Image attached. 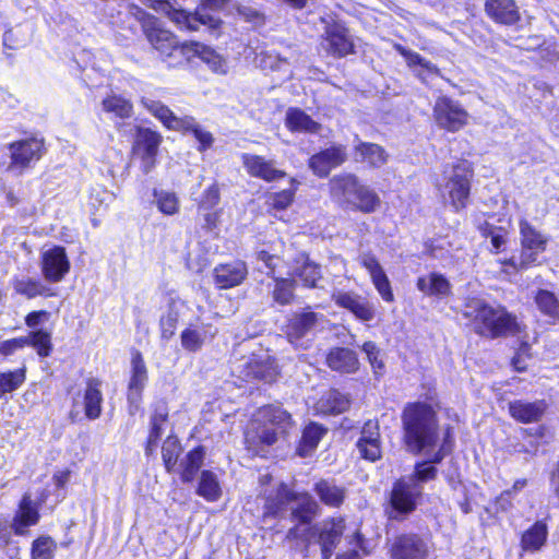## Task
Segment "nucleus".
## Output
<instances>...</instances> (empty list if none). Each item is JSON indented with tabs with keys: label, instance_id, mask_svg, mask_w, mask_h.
<instances>
[{
	"label": "nucleus",
	"instance_id": "nucleus-1",
	"mask_svg": "<svg viewBox=\"0 0 559 559\" xmlns=\"http://www.w3.org/2000/svg\"><path fill=\"white\" fill-rule=\"evenodd\" d=\"M402 425L404 443L409 452L418 454L437 445L439 425L431 405L421 402L407 404L402 413Z\"/></svg>",
	"mask_w": 559,
	"mask_h": 559
},
{
	"label": "nucleus",
	"instance_id": "nucleus-2",
	"mask_svg": "<svg viewBox=\"0 0 559 559\" xmlns=\"http://www.w3.org/2000/svg\"><path fill=\"white\" fill-rule=\"evenodd\" d=\"M462 316L467 319L478 335L496 338L520 331L515 316L504 307H492L480 298H467Z\"/></svg>",
	"mask_w": 559,
	"mask_h": 559
},
{
	"label": "nucleus",
	"instance_id": "nucleus-3",
	"mask_svg": "<svg viewBox=\"0 0 559 559\" xmlns=\"http://www.w3.org/2000/svg\"><path fill=\"white\" fill-rule=\"evenodd\" d=\"M263 425L252 427L246 433V440L250 445H271L276 442L278 436L285 435L293 427L290 414L281 406L269 405L260 411Z\"/></svg>",
	"mask_w": 559,
	"mask_h": 559
},
{
	"label": "nucleus",
	"instance_id": "nucleus-4",
	"mask_svg": "<svg viewBox=\"0 0 559 559\" xmlns=\"http://www.w3.org/2000/svg\"><path fill=\"white\" fill-rule=\"evenodd\" d=\"M141 104L160 122L170 130L192 131L200 143V150H206L213 143L212 134L202 129L191 116L177 117L159 100L143 97Z\"/></svg>",
	"mask_w": 559,
	"mask_h": 559
},
{
	"label": "nucleus",
	"instance_id": "nucleus-5",
	"mask_svg": "<svg viewBox=\"0 0 559 559\" xmlns=\"http://www.w3.org/2000/svg\"><path fill=\"white\" fill-rule=\"evenodd\" d=\"M423 495V486L414 484L404 477L397 479L390 493V509L388 515L392 520L402 521L413 513L419 498Z\"/></svg>",
	"mask_w": 559,
	"mask_h": 559
},
{
	"label": "nucleus",
	"instance_id": "nucleus-6",
	"mask_svg": "<svg viewBox=\"0 0 559 559\" xmlns=\"http://www.w3.org/2000/svg\"><path fill=\"white\" fill-rule=\"evenodd\" d=\"M472 177V165L467 160H460L444 171L443 190L449 194L451 204L456 211L466 206Z\"/></svg>",
	"mask_w": 559,
	"mask_h": 559
},
{
	"label": "nucleus",
	"instance_id": "nucleus-7",
	"mask_svg": "<svg viewBox=\"0 0 559 559\" xmlns=\"http://www.w3.org/2000/svg\"><path fill=\"white\" fill-rule=\"evenodd\" d=\"M39 521V504L32 500L29 493H25L19 503V509L9 523L0 519V549L7 546L11 538L12 531L16 535H25L27 528Z\"/></svg>",
	"mask_w": 559,
	"mask_h": 559
},
{
	"label": "nucleus",
	"instance_id": "nucleus-8",
	"mask_svg": "<svg viewBox=\"0 0 559 559\" xmlns=\"http://www.w3.org/2000/svg\"><path fill=\"white\" fill-rule=\"evenodd\" d=\"M520 234L522 243L520 261L516 262L514 258H511L503 262L514 270L525 269L534 263L537 255L546 249L547 243V238L526 221L520 222Z\"/></svg>",
	"mask_w": 559,
	"mask_h": 559
},
{
	"label": "nucleus",
	"instance_id": "nucleus-9",
	"mask_svg": "<svg viewBox=\"0 0 559 559\" xmlns=\"http://www.w3.org/2000/svg\"><path fill=\"white\" fill-rule=\"evenodd\" d=\"M432 112L437 126L449 132L461 130L468 121V112L456 100L447 96L437 98Z\"/></svg>",
	"mask_w": 559,
	"mask_h": 559
},
{
	"label": "nucleus",
	"instance_id": "nucleus-10",
	"mask_svg": "<svg viewBox=\"0 0 559 559\" xmlns=\"http://www.w3.org/2000/svg\"><path fill=\"white\" fill-rule=\"evenodd\" d=\"M9 151L11 163L8 169H17L21 174L41 158L44 154V141L37 138L15 141L9 144Z\"/></svg>",
	"mask_w": 559,
	"mask_h": 559
},
{
	"label": "nucleus",
	"instance_id": "nucleus-11",
	"mask_svg": "<svg viewBox=\"0 0 559 559\" xmlns=\"http://www.w3.org/2000/svg\"><path fill=\"white\" fill-rule=\"evenodd\" d=\"M40 267L43 276L50 283L61 282L70 271V261L66 249L53 246L41 252Z\"/></svg>",
	"mask_w": 559,
	"mask_h": 559
},
{
	"label": "nucleus",
	"instance_id": "nucleus-12",
	"mask_svg": "<svg viewBox=\"0 0 559 559\" xmlns=\"http://www.w3.org/2000/svg\"><path fill=\"white\" fill-rule=\"evenodd\" d=\"M347 148L343 144H333L309 158V168L312 173L320 177L325 178L330 175L331 170L343 165L347 160Z\"/></svg>",
	"mask_w": 559,
	"mask_h": 559
},
{
	"label": "nucleus",
	"instance_id": "nucleus-13",
	"mask_svg": "<svg viewBox=\"0 0 559 559\" xmlns=\"http://www.w3.org/2000/svg\"><path fill=\"white\" fill-rule=\"evenodd\" d=\"M324 40L328 51L334 57H345L354 51V43L349 31L340 21H331L325 26Z\"/></svg>",
	"mask_w": 559,
	"mask_h": 559
},
{
	"label": "nucleus",
	"instance_id": "nucleus-14",
	"mask_svg": "<svg viewBox=\"0 0 559 559\" xmlns=\"http://www.w3.org/2000/svg\"><path fill=\"white\" fill-rule=\"evenodd\" d=\"M128 402L130 403V414L133 415L139 409L142 391L147 382V369L140 352L135 350L132 354Z\"/></svg>",
	"mask_w": 559,
	"mask_h": 559
},
{
	"label": "nucleus",
	"instance_id": "nucleus-15",
	"mask_svg": "<svg viewBox=\"0 0 559 559\" xmlns=\"http://www.w3.org/2000/svg\"><path fill=\"white\" fill-rule=\"evenodd\" d=\"M427 543L416 534H405L395 538L391 547L392 559H426Z\"/></svg>",
	"mask_w": 559,
	"mask_h": 559
},
{
	"label": "nucleus",
	"instance_id": "nucleus-16",
	"mask_svg": "<svg viewBox=\"0 0 559 559\" xmlns=\"http://www.w3.org/2000/svg\"><path fill=\"white\" fill-rule=\"evenodd\" d=\"M324 317L307 308L301 312L293 313L286 326V335L292 344L298 343L308 335Z\"/></svg>",
	"mask_w": 559,
	"mask_h": 559
},
{
	"label": "nucleus",
	"instance_id": "nucleus-17",
	"mask_svg": "<svg viewBox=\"0 0 559 559\" xmlns=\"http://www.w3.org/2000/svg\"><path fill=\"white\" fill-rule=\"evenodd\" d=\"M247 173L255 178L267 182L276 181L286 177L284 170L275 167V162L263 156L245 153L241 156Z\"/></svg>",
	"mask_w": 559,
	"mask_h": 559
},
{
	"label": "nucleus",
	"instance_id": "nucleus-18",
	"mask_svg": "<svg viewBox=\"0 0 559 559\" xmlns=\"http://www.w3.org/2000/svg\"><path fill=\"white\" fill-rule=\"evenodd\" d=\"M332 300L344 309L350 311L358 320L371 321L374 319L376 310L373 305L366 298L350 292H334Z\"/></svg>",
	"mask_w": 559,
	"mask_h": 559
},
{
	"label": "nucleus",
	"instance_id": "nucleus-19",
	"mask_svg": "<svg viewBox=\"0 0 559 559\" xmlns=\"http://www.w3.org/2000/svg\"><path fill=\"white\" fill-rule=\"evenodd\" d=\"M357 449L365 460L374 462L381 457V442L378 421L368 420L357 441Z\"/></svg>",
	"mask_w": 559,
	"mask_h": 559
},
{
	"label": "nucleus",
	"instance_id": "nucleus-20",
	"mask_svg": "<svg viewBox=\"0 0 559 559\" xmlns=\"http://www.w3.org/2000/svg\"><path fill=\"white\" fill-rule=\"evenodd\" d=\"M143 28L147 40L160 53L171 56L173 51L178 48L176 36L169 31L159 27L155 19L150 17L145 21Z\"/></svg>",
	"mask_w": 559,
	"mask_h": 559
},
{
	"label": "nucleus",
	"instance_id": "nucleus-21",
	"mask_svg": "<svg viewBox=\"0 0 559 559\" xmlns=\"http://www.w3.org/2000/svg\"><path fill=\"white\" fill-rule=\"evenodd\" d=\"M332 198L340 204L350 206L361 183L353 174L334 176L330 180Z\"/></svg>",
	"mask_w": 559,
	"mask_h": 559
},
{
	"label": "nucleus",
	"instance_id": "nucleus-22",
	"mask_svg": "<svg viewBox=\"0 0 559 559\" xmlns=\"http://www.w3.org/2000/svg\"><path fill=\"white\" fill-rule=\"evenodd\" d=\"M277 365L270 356L250 358L243 364V377L247 380H261L271 383L277 379Z\"/></svg>",
	"mask_w": 559,
	"mask_h": 559
},
{
	"label": "nucleus",
	"instance_id": "nucleus-23",
	"mask_svg": "<svg viewBox=\"0 0 559 559\" xmlns=\"http://www.w3.org/2000/svg\"><path fill=\"white\" fill-rule=\"evenodd\" d=\"M485 12L492 21L503 25H513L521 19L514 0H486Z\"/></svg>",
	"mask_w": 559,
	"mask_h": 559
},
{
	"label": "nucleus",
	"instance_id": "nucleus-24",
	"mask_svg": "<svg viewBox=\"0 0 559 559\" xmlns=\"http://www.w3.org/2000/svg\"><path fill=\"white\" fill-rule=\"evenodd\" d=\"M247 265L240 260L219 264L214 269L215 283L222 289L240 285L247 277Z\"/></svg>",
	"mask_w": 559,
	"mask_h": 559
},
{
	"label": "nucleus",
	"instance_id": "nucleus-25",
	"mask_svg": "<svg viewBox=\"0 0 559 559\" xmlns=\"http://www.w3.org/2000/svg\"><path fill=\"white\" fill-rule=\"evenodd\" d=\"M175 24L180 27H185L189 31H197L199 25H207L210 27H217L219 24V20L205 12L197 11L195 13H188L183 10H178L171 3V12L165 13Z\"/></svg>",
	"mask_w": 559,
	"mask_h": 559
},
{
	"label": "nucleus",
	"instance_id": "nucleus-26",
	"mask_svg": "<svg viewBox=\"0 0 559 559\" xmlns=\"http://www.w3.org/2000/svg\"><path fill=\"white\" fill-rule=\"evenodd\" d=\"M547 407L548 404L544 400L534 402L516 400L509 403V413L515 420L530 424L539 421Z\"/></svg>",
	"mask_w": 559,
	"mask_h": 559
},
{
	"label": "nucleus",
	"instance_id": "nucleus-27",
	"mask_svg": "<svg viewBox=\"0 0 559 559\" xmlns=\"http://www.w3.org/2000/svg\"><path fill=\"white\" fill-rule=\"evenodd\" d=\"M345 525L343 519H332L321 524L319 543L321 545L322 559H330L343 535Z\"/></svg>",
	"mask_w": 559,
	"mask_h": 559
},
{
	"label": "nucleus",
	"instance_id": "nucleus-28",
	"mask_svg": "<svg viewBox=\"0 0 559 559\" xmlns=\"http://www.w3.org/2000/svg\"><path fill=\"white\" fill-rule=\"evenodd\" d=\"M281 502L284 500L289 501L296 499L293 492L288 490V488L284 485L281 486V490L278 492ZM298 504L296 508L292 510V515L300 521L301 523H309L312 518L317 514L319 509L318 503L308 493L300 495L297 498Z\"/></svg>",
	"mask_w": 559,
	"mask_h": 559
},
{
	"label": "nucleus",
	"instance_id": "nucleus-29",
	"mask_svg": "<svg viewBox=\"0 0 559 559\" xmlns=\"http://www.w3.org/2000/svg\"><path fill=\"white\" fill-rule=\"evenodd\" d=\"M290 269L289 275L298 277L304 283V286L309 288L318 287V282L321 280L320 267L311 262L306 253H298Z\"/></svg>",
	"mask_w": 559,
	"mask_h": 559
},
{
	"label": "nucleus",
	"instance_id": "nucleus-30",
	"mask_svg": "<svg viewBox=\"0 0 559 559\" xmlns=\"http://www.w3.org/2000/svg\"><path fill=\"white\" fill-rule=\"evenodd\" d=\"M326 365L330 369L341 373H355L360 364L354 350L346 347H334L326 356Z\"/></svg>",
	"mask_w": 559,
	"mask_h": 559
},
{
	"label": "nucleus",
	"instance_id": "nucleus-31",
	"mask_svg": "<svg viewBox=\"0 0 559 559\" xmlns=\"http://www.w3.org/2000/svg\"><path fill=\"white\" fill-rule=\"evenodd\" d=\"M354 158L369 167L380 168L388 162V154L379 144L359 141L354 147Z\"/></svg>",
	"mask_w": 559,
	"mask_h": 559
},
{
	"label": "nucleus",
	"instance_id": "nucleus-32",
	"mask_svg": "<svg viewBox=\"0 0 559 559\" xmlns=\"http://www.w3.org/2000/svg\"><path fill=\"white\" fill-rule=\"evenodd\" d=\"M416 285L421 293L440 298L449 296L452 288L450 282L439 273H430L427 277H419Z\"/></svg>",
	"mask_w": 559,
	"mask_h": 559
},
{
	"label": "nucleus",
	"instance_id": "nucleus-33",
	"mask_svg": "<svg viewBox=\"0 0 559 559\" xmlns=\"http://www.w3.org/2000/svg\"><path fill=\"white\" fill-rule=\"evenodd\" d=\"M285 124L293 132L318 133L321 129L320 123L297 108H289L287 110Z\"/></svg>",
	"mask_w": 559,
	"mask_h": 559
},
{
	"label": "nucleus",
	"instance_id": "nucleus-34",
	"mask_svg": "<svg viewBox=\"0 0 559 559\" xmlns=\"http://www.w3.org/2000/svg\"><path fill=\"white\" fill-rule=\"evenodd\" d=\"M182 49L192 51L194 55L199 56L214 72L222 74L227 72L226 61L212 48L200 43H190L182 45Z\"/></svg>",
	"mask_w": 559,
	"mask_h": 559
},
{
	"label": "nucleus",
	"instance_id": "nucleus-35",
	"mask_svg": "<svg viewBox=\"0 0 559 559\" xmlns=\"http://www.w3.org/2000/svg\"><path fill=\"white\" fill-rule=\"evenodd\" d=\"M99 386L100 382L97 379L87 381L84 393V412L88 419H96L102 414L103 394Z\"/></svg>",
	"mask_w": 559,
	"mask_h": 559
},
{
	"label": "nucleus",
	"instance_id": "nucleus-36",
	"mask_svg": "<svg viewBox=\"0 0 559 559\" xmlns=\"http://www.w3.org/2000/svg\"><path fill=\"white\" fill-rule=\"evenodd\" d=\"M349 407V399L336 390L324 394L317 403V409L323 414H341Z\"/></svg>",
	"mask_w": 559,
	"mask_h": 559
},
{
	"label": "nucleus",
	"instance_id": "nucleus-37",
	"mask_svg": "<svg viewBox=\"0 0 559 559\" xmlns=\"http://www.w3.org/2000/svg\"><path fill=\"white\" fill-rule=\"evenodd\" d=\"M168 411L165 405L156 406L154 414L151 417V431L146 444V454H151L157 447L164 426L167 423Z\"/></svg>",
	"mask_w": 559,
	"mask_h": 559
},
{
	"label": "nucleus",
	"instance_id": "nucleus-38",
	"mask_svg": "<svg viewBox=\"0 0 559 559\" xmlns=\"http://www.w3.org/2000/svg\"><path fill=\"white\" fill-rule=\"evenodd\" d=\"M547 525L543 522H536L530 530H527L521 538V546L524 551H537L547 540Z\"/></svg>",
	"mask_w": 559,
	"mask_h": 559
},
{
	"label": "nucleus",
	"instance_id": "nucleus-39",
	"mask_svg": "<svg viewBox=\"0 0 559 559\" xmlns=\"http://www.w3.org/2000/svg\"><path fill=\"white\" fill-rule=\"evenodd\" d=\"M214 333H209L204 326L187 328L181 332V346L188 352H199Z\"/></svg>",
	"mask_w": 559,
	"mask_h": 559
},
{
	"label": "nucleus",
	"instance_id": "nucleus-40",
	"mask_svg": "<svg viewBox=\"0 0 559 559\" xmlns=\"http://www.w3.org/2000/svg\"><path fill=\"white\" fill-rule=\"evenodd\" d=\"M320 500L330 507H340L345 498V489L328 480H320L314 487Z\"/></svg>",
	"mask_w": 559,
	"mask_h": 559
},
{
	"label": "nucleus",
	"instance_id": "nucleus-41",
	"mask_svg": "<svg viewBox=\"0 0 559 559\" xmlns=\"http://www.w3.org/2000/svg\"><path fill=\"white\" fill-rule=\"evenodd\" d=\"M325 432L326 429L318 424L308 425L304 429L300 444L298 447L299 455L304 457L310 455Z\"/></svg>",
	"mask_w": 559,
	"mask_h": 559
},
{
	"label": "nucleus",
	"instance_id": "nucleus-42",
	"mask_svg": "<svg viewBox=\"0 0 559 559\" xmlns=\"http://www.w3.org/2000/svg\"><path fill=\"white\" fill-rule=\"evenodd\" d=\"M162 135L148 128H139L135 139L136 153L157 154Z\"/></svg>",
	"mask_w": 559,
	"mask_h": 559
},
{
	"label": "nucleus",
	"instance_id": "nucleus-43",
	"mask_svg": "<svg viewBox=\"0 0 559 559\" xmlns=\"http://www.w3.org/2000/svg\"><path fill=\"white\" fill-rule=\"evenodd\" d=\"M380 205V198L369 187L361 185L350 207L364 213H372Z\"/></svg>",
	"mask_w": 559,
	"mask_h": 559
},
{
	"label": "nucleus",
	"instance_id": "nucleus-44",
	"mask_svg": "<svg viewBox=\"0 0 559 559\" xmlns=\"http://www.w3.org/2000/svg\"><path fill=\"white\" fill-rule=\"evenodd\" d=\"M274 281L273 300L282 306L292 304L295 297L296 281L285 277H274Z\"/></svg>",
	"mask_w": 559,
	"mask_h": 559
},
{
	"label": "nucleus",
	"instance_id": "nucleus-45",
	"mask_svg": "<svg viewBox=\"0 0 559 559\" xmlns=\"http://www.w3.org/2000/svg\"><path fill=\"white\" fill-rule=\"evenodd\" d=\"M204 451L202 448H195L188 452L181 462L182 472L181 479L185 483H190L194 479L197 472L203 464Z\"/></svg>",
	"mask_w": 559,
	"mask_h": 559
},
{
	"label": "nucleus",
	"instance_id": "nucleus-46",
	"mask_svg": "<svg viewBox=\"0 0 559 559\" xmlns=\"http://www.w3.org/2000/svg\"><path fill=\"white\" fill-rule=\"evenodd\" d=\"M198 495L206 499L207 501H216L222 490L216 475L211 471H203L198 487Z\"/></svg>",
	"mask_w": 559,
	"mask_h": 559
},
{
	"label": "nucleus",
	"instance_id": "nucleus-47",
	"mask_svg": "<svg viewBox=\"0 0 559 559\" xmlns=\"http://www.w3.org/2000/svg\"><path fill=\"white\" fill-rule=\"evenodd\" d=\"M153 197L154 203L163 214L175 215L178 213L180 202L175 192L154 189Z\"/></svg>",
	"mask_w": 559,
	"mask_h": 559
},
{
	"label": "nucleus",
	"instance_id": "nucleus-48",
	"mask_svg": "<svg viewBox=\"0 0 559 559\" xmlns=\"http://www.w3.org/2000/svg\"><path fill=\"white\" fill-rule=\"evenodd\" d=\"M181 453V445L177 437L169 436L163 443L162 457L167 472H173Z\"/></svg>",
	"mask_w": 559,
	"mask_h": 559
},
{
	"label": "nucleus",
	"instance_id": "nucleus-49",
	"mask_svg": "<svg viewBox=\"0 0 559 559\" xmlns=\"http://www.w3.org/2000/svg\"><path fill=\"white\" fill-rule=\"evenodd\" d=\"M538 309L554 321L559 320V302L548 290H539L535 297Z\"/></svg>",
	"mask_w": 559,
	"mask_h": 559
},
{
	"label": "nucleus",
	"instance_id": "nucleus-50",
	"mask_svg": "<svg viewBox=\"0 0 559 559\" xmlns=\"http://www.w3.org/2000/svg\"><path fill=\"white\" fill-rule=\"evenodd\" d=\"M103 108L107 112H112L119 118H129L132 115V104L117 95H110L103 100Z\"/></svg>",
	"mask_w": 559,
	"mask_h": 559
},
{
	"label": "nucleus",
	"instance_id": "nucleus-51",
	"mask_svg": "<svg viewBox=\"0 0 559 559\" xmlns=\"http://www.w3.org/2000/svg\"><path fill=\"white\" fill-rule=\"evenodd\" d=\"M178 306V302L173 300L169 304L167 313L160 318V334L165 340H169L175 334L176 325L180 317Z\"/></svg>",
	"mask_w": 559,
	"mask_h": 559
},
{
	"label": "nucleus",
	"instance_id": "nucleus-52",
	"mask_svg": "<svg viewBox=\"0 0 559 559\" xmlns=\"http://www.w3.org/2000/svg\"><path fill=\"white\" fill-rule=\"evenodd\" d=\"M25 380V370L17 369L0 373V399L17 390Z\"/></svg>",
	"mask_w": 559,
	"mask_h": 559
},
{
	"label": "nucleus",
	"instance_id": "nucleus-53",
	"mask_svg": "<svg viewBox=\"0 0 559 559\" xmlns=\"http://www.w3.org/2000/svg\"><path fill=\"white\" fill-rule=\"evenodd\" d=\"M13 286L16 293L24 295L27 298L50 295L49 288L36 280H16Z\"/></svg>",
	"mask_w": 559,
	"mask_h": 559
},
{
	"label": "nucleus",
	"instance_id": "nucleus-54",
	"mask_svg": "<svg viewBox=\"0 0 559 559\" xmlns=\"http://www.w3.org/2000/svg\"><path fill=\"white\" fill-rule=\"evenodd\" d=\"M27 340V346H33L37 354L41 357H47L51 350V336L50 333L44 330H37L24 336Z\"/></svg>",
	"mask_w": 559,
	"mask_h": 559
},
{
	"label": "nucleus",
	"instance_id": "nucleus-55",
	"mask_svg": "<svg viewBox=\"0 0 559 559\" xmlns=\"http://www.w3.org/2000/svg\"><path fill=\"white\" fill-rule=\"evenodd\" d=\"M370 277L372 284L374 285L376 289L378 290L382 299L386 302H393L394 295L391 288L390 281L384 271L382 270L381 272L373 274Z\"/></svg>",
	"mask_w": 559,
	"mask_h": 559
},
{
	"label": "nucleus",
	"instance_id": "nucleus-56",
	"mask_svg": "<svg viewBox=\"0 0 559 559\" xmlns=\"http://www.w3.org/2000/svg\"><path fill=\"white\" fill-rule=\"evenodd\" d=\"M361 350L366 354L368 361L370 362L376 374L382 373L384 369V362L380 358V349L374 342H365L361 346Z\"/></svg>",
	"mask_w": 559,
	"mask_h": 559
},
{
	"label": "nucleus",
	"instance_id": "nucleus-57",
	"mask_svg": "<svg viewBox=\"0 0 559 559\" xmlns=\"http://www.w3.org/2000/svg\"><path fill=\"white\" fill-rule=\"evenodd\" d=\"M53 542L49 537H40L33 543L32 559H52Z\"/></svg>",
	"mask_w": 559,
	"mask_h": 559
},
{
	"label": "nucleus",
	"instance_id": "nucleus-58",
	"mask_svg": "<svg viewBox=\"0 0 559 559\" xmlns=\"http://www.w3.org/2000/svg\"><path fill=\"white\" fill-rule=\"evenodd\" d=\"M294 198L295 190L285 189L281 192L271 193L267 197V203L275 210H285L293 203Z\"/></svg>",
	"mask_w": 559,
	"mask_h": 559
},
{
	"label": "nucleus",
	"instance_id": "nucleus-59",
	"mask_svg": "<svg viewBox=\"0 0 559 559\" xmlns=\"http://www.w3.org/2000/svg\"><path fill=\"white\" fill-rule=\"evenodd\" d=\"M436 474V467L427 465V463H421L416 465L415 472L412 475L405 476L404 478L421 486L423 483L433 479Z\"/></svg>",
	"mask_w": 559,
	"mask_h": 559
},
{
	"label": "nucleus",
	"instance_id": "nucleus-60",
	"mask_svg": "<svg viewBox=\"0 0 559 559\" xmlns=\"http://www.w3.org/2000/svg\"><path fill=\"white\" fill-rule=\"evenodd\" d=\"M25 346H27V340L24 336L7 340L0 343V354L9 356Z\"/></svg>",
	"mask_w": 559,
	"mask_h": 559
},
{
	"label": "nucleus",
	"instance_id": "nucleus-61",
	"mask_svg": "<svg viewBox=\"0 0 559 559\" xmlns=\"http://www.w3.org/2000/svg\"><path fill=\"white\" fill-rule=\"evenodd\" d=\"M359 261L360 264L369 272L370 276L383 270L377 258L370 252H364L360 254Z\"/></svg>",
	"mask_w": 559,
	"mask_h": 559
},
{
	"label": "nucleus",
	"instance_id": "nucleus-62",
	"mask_svg": "<svg viewBox=\"0 0 559 559\" xmlns=\"http://www.w3.org/2000/svg\"><path fill=\"white\" fill-rule=\"evenodd\" d=\"M404 58L406 59L408 66H420L431 72L438 71L436 66H433L430 61L424 59L419 53L415 51L409 50L407 56Z\"/></svg>",
	"mask_w": 559,
	"mask_h": 559
},
{
	"label": "nucleus",
	"instance_id": "nucleus-63",
	"mask_svg": "<svg viewBox=\"0 0 559 559\" xmlns=\"http://www.w3.org/2000/svg\"><path fill=\"white\" fill-rule=\"evenodd\" d=\"M143 4L152 8L159 13H170L171 2L169 0H141Z\"/></svg>",
	"mask_w": 559,
	"mask_h": 559
},
{
	"label": "nucleus",
	"instance_id": "nucleus-64",
	"mask_svg": "<svg viewBox=\"0 0 559 559\" xmlns=\"http://www.w3.org/2000/svg\"><path fill=\"white\" fill-rule=\"evenodd\" d=\"M141 157V169L144 174H148L153 170L156 164L157 154L148 153H136Z\"/></svg>",
	"mask_w": 559,
	"mask_h": 559
}]
</instances>
